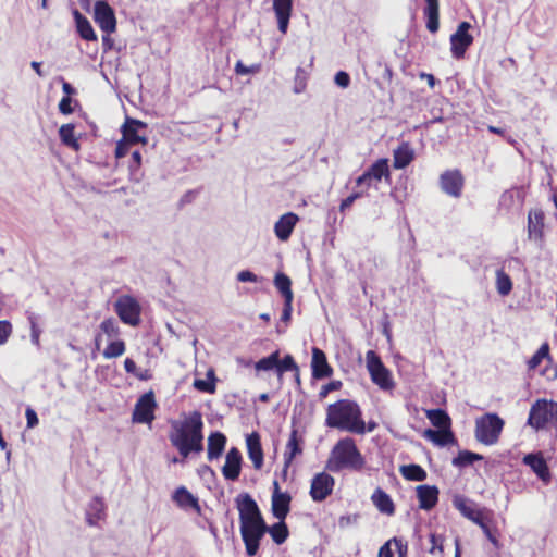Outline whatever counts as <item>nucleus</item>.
<instances>
[{
	"instance_id": "bb28decb",
	"label": "nucleus",
	"mask_w": 557,
	"mask_h": 557,
	"mask_svg": "<svg viewBox=\"0 0 557 557\" xmlns=\"http://www.w3.org/2000/svg\"><path fill=\"white\" fill-rule=\"evenodd\" d=\"M407 553L408 543L395 536L380 547L377 557H407Z\"/></svg>"
},
{
	"instance_id": "58836bf2",
	"label": "nucleus",
	"mask_w": 557,
	"mask_h": 557,
	"mask_svg": "<svg viewBox=\"0 0 557 557\" xmlns=\"http://www.w3.org/2000/svg\"><path fill=\"white\" fill-rule=\"evenodd\" d=\"M273 284L277 292L280 293V295L282 296L283 300L294 299L292 280L286 273L281 271L276 272L273 278Z\"/></svg>"
},
{
	"instance_id": "423d86ee",
	"label": "nucleus",
	"mask_w": 557,
	"mask_h": 557,
	"mask_svg": "<svg viewBox=\"0 0 557 557\" xmlns=\"http://www.w3.org/2000/svg\"><path fill=\"white\" fill-rule=\"evenodd\" d=\"M367 369L371 381L382 391H391L395 387L392 372L385 367L381 357L374 350H368L366 354Z\"/></svg>"
},
{
	"instance_id": "aec40b11",
	"label": "nucleus",
	"mask_w": 557,
	"mask_h": 557,
	"mask_svg": "<svg viewBox=\"0 0 557 557\" xmlns=\"http://www.w3.org/2000/svg\"><path fill=\"white\" fill-rule=\"evenodd\" d=\"M311 375L314 380H323L332 376L333 368L330 366L326 354L319 347H312Z\"/></svg>"
},
{
	"instance_id": "6ab92c4d",
	"label": "nucleus",
	"mask_w": 557,
	"mask_h": 557,
	"mask_svg": "<svg viewBox=\"0 0 557 557\" xmlns=\"http://www.w3.org/2000/svg\"><path fill=\"white\" fill-rule=\"evenodd\" d=\"M243 466V456L237 447H231L225 456L222 474L226 481H237Z\"/></svg>"
},
{
	"instance_id": "3c124183",
	"label": "nucleus",
	"mask_w": 557,
	"mask_h": 557,
	"mask_svg": "<svg viewBox=\"0 0 557 557\" xmlns=\"http://www.w3.org/2000/svg\"><path fill=\"white\" fill-rule=\"evenodd\" d=\"M426 29L435 34L440 28V9L423 10Z\"/></svg>"
},
{
	"instance_id": "338daca9",
	"label": "nucleus",
	"mask_w": 557,
	"mask_h": 557,
	"mask_svg": "<svg viewBox=\"0 0 557 557\" xmlns=\"http://www.w3.org/2000/svg\"><path fill=\"white\" fill-rule=\"evenodd\" d=\"M360 197H362V193L356 191V193H352L351 195H349L348 197H346L345 199H343L341 205H339V211L341 212H345Z\"/></svg>"
},
{
	"instance_id": "5701e85b",
	"label": "nucleus",
	"mask_w": 557,
	"mask_h": 557,
	"mask_svg": "<svg viewBox=\"0 0 557 557\" xmlns=\"http://www.w3.org/2000/svg\"><path fill=\"white\" fill-rule=\"evenodd\" d=\"M298 221L299 216L294 212H286L282 214L274 224L275 236L281 242H286L292 236Z\"/></svg>"
},
{
	"instance_id": "f3484780",
	"label": "nucleus",
	"mask_w": 557,
	"mask_h": 557,
	"mask_svg": "<svg viewBox=\"0 0 557 557\" xmlns=\"http://www.w3.org/2000/svg\"><path fill=\"white\" fill-rule=\"evenodd\" d=\"M545 213L542 209H531L528 213V238L539 245H544Z\"/></svg>"
},
{
	"instance_id": "0eeeda50",
	"label": "nucleus",
	"mask_w": 557,
	"mask_h": 557,
	"mask_svg": "<svg viewBox=\"0 0 557 557\" xmlns=\"http://www.w3.org/2000/svg\"><path fill=\"white\" fill-rule=\"evenodd\" d=\"M235 506L239 513V527L265 521L258 503L249 493H239L235 497Z\"/></svg>"
},
{
	"instance_id": "393cba45",
	"label": "nucleus",
	"mask_w": 557,
	"mask_h": 557,
	"mask_svg": "<svg viewBox=\"0 0 557 557\" xmlns=\"http://www.w3.org/2000/svg\"><path fill=\"white\" fill-rule=\"evenodd\" d=\"M423 437L428 441L432 442L435 446L438 447H446L449 445H457L458 441L451 430V428L448 429H425L423 431Z\"/></svg>"
},
{
	"instance_id": "864d4df0",
	"label": "nucleus",
	"mask_w": 557,
	"mask_h": 557,
	"mask_svg": "<svg viewBox=\"0 0 557 557\" xmlns=\"http://www.w3.org/2000/svg\"><path fill=\"white\" fill-rule=\"evenodd\" d=\"M307 72L301 66H298L296 69L295 85L293 89L295 94H301L302 91H305L307 87Z\"/></svg>"
},
{
	"instance_id": "c85d7f7f",
	"label": "nucleus",
	"mask_w": 557,
	"mask_h": 557,
	"mask_svg": "<svg viewBox=\"0 0 557 557\" xmlns=\"http://www.w3.org/2000/svg\"><path fill=\"white\" fill-rule=\"evenodd\" d=\"M72 15L75 22V28L78 36L86 41H97V34L89 20L84 14H82L77 9L72 10Z\"/></svg>"
},
{
	"instance_id": "680f3d73",
	"label": "nucleus",
	"mask_w": 557,
	"mask_h": 557,
	"mask_svg": "<svg viewBox=\"0 0 557 557\" xmlns=\"http://www.w3.org/2000/svg\"><path fill=\"white\" fill-rule=\"evenodd\" d=\"M350 75L346 71H338L334 75V83L341 88H347L350 85Z\"/></svg>"
},
{
	"instance_id": "39448f33",
	"label": "nucleus",
	"mask_w": 557,
	"mask_h": 557,
	"mask_svg": "<svg viewBox=\"0 0 557 557\" xmlns=\"http://www.w3.org/2000/svg\"><path fill=\"white\" fill-rule=\"evenodd\" d=\"M505 426V421L496 412H487L475 420V440L486 446L496 444Z\"/></svg>"
},
{
	"instance_id": "9b49d317",
	"label": "nucleus",
	"mask_w": 557,
	"mask_h": 557,
	"mask_svg": "<svg viewBox=\"0 0 557 557\" xmlns=\"http://www.w3.org/2000/svg\"><path fill=\"white\" fill-rule=\"evenodd\" d=\"M472 25L462 21L458 24L455 33L450 35V52L454 59L460 60L465 57L468 48L473 44V36L470 34Z\"/></svg>"
},
{
	"instance_id": "f03ea898",
	"label": "nucleus",
	"mask_w": 557,
	"mask_h": 557,
	"mask_svg": "<svg viewBox=\"0 0 557 557\" xmlns=\"http://www.w3.org/2000/svg\"><path fill=\"white\" fill-rule=\"evenodd\" d=\"M325 426L363 435V417L359 404L352 399H338L326 408Z\"/></svg>"
},
{
	"instance_id": "dca6fc26",
	"label": "nucleus",
	"mask_w": 557,
	"mask_h": 557,
	"mask_svg": "<svg viewBox=\"0 0 557 557\" xmlns=\"http://www.w3.org/2000/svg\"><path fill=\"white\" fill-rule=\"evenodd\" d=\"M335 485V479L322 471L317 473L311 480L310 496L313 502L321 503L325 500L332 493Z\"/></svg>"
},
{
	"instance_id": "a878e982",
	"label": "nucleus",
	"mask_w": 557,
	"mask_h": 557,
	"mask_svg": "<svg viewBox=\"0 0 557 557\" xmlns=\"http://www.w3.org/2000/svg\"><path fill=\"white\" fill-rule=\"evenodd\" d=\"M172 500L182 509H193L200 515L199 499L185 486H178L172 494Z\"/></svg>"
},
{
	"instance_id": "7ed1b4c3",
	"label": "nucleus",
	"mask_w": 557,
	"mask_h": 557,
	"mask_svg": "<svg viewBox=\"0 0 557 557\" xmlns=\"http://www.w3.org/2000/svg\"><path fill=\"white\" fill-rule=\"evenodd\" d=\"M364 465V457L358 449L355 440L346 436L338 440L332 448L326 468L332 472H339L344 469L360 471Z\"/></svg>"
},
{
	"instance_id": "c9c22d12",
	"label": "nucleus",
	"mask_w": 557,
	"mask_h": 557,
	"mask_svg": "<svg viewBox=\"0 0 557 557\" xmlns=\"http://www.w3.org/2000/svg\"><path fill=\"white\" fill-rule=\"evenodd\" d=\"M216 381L215 371L213 368H210L206 373V379L194 380L193 387L201 393L214 394L216 391Z\"/></svg>"
},
{
	"instance_id": "0e129e2a",
	"label": "nucleus",
	"mask_w": 557,
	"mask_h": 557,
	"mask_svg": "<svg viewBox=\"0 0 557 557\" xmlns=\"http://www.w3.org/2000/svg\"><path fill=\"white\" fill-rule=\"evenodd\" d=\"M293 300L294 299H285L284 302H283L281 321L284 322V323H288L292 320Z\"/></svg>"
},
{
	"instance_id": "79ce46f5",
	"label": "nucleus",
	"mask_w": 557,
	"mask_h": 557,
	"mask_svg": "<svg viewBox=\"0 0 557 557\" xmlns=\"http://www.w3.org/2000/svg\"><path fill=\"white\" fill-rule=\"evenodd\" d=\"M143 157L139 150H134L131 154L128 163L129 181L140 183L144 178V171L141 170Z\"/></svg>"
},
{
	"instance_id": "8fccbe9b",
	"label": "nucleus",
	"mask_w": 557,
	"mask_h": 557,
	"mask_svg": "<svg viewBox=\"0 0 557 557\" xmlns=\"http://www.w3.org/2000/svg\"><path fill=\"white\" fill-rule=\"evenodd\" d=\"M125 342L123 339H115L107 345L102 355L106 359H113L122 356L125 352Z\"/></svg>"
},
{
	"instance_id": "412c9836",
	"label": "nucleus",
	"mask_w": 557,
	"mask_h": 557,
	"mask_svg": "<svg viewBox=\"0 0 557 557\" xmlns=\"http://www.w3.org/2000/svg\"><path fill=\"white\" fill-rule=\"evenodd\" d=\"M246 447L249 459L253 468L260 470L264 463V453L261 444L260 433L252 431L246 435Z\"/></svg>"
},
{
	"instance_id": "e433bc0d",
	"label": "nucleus",
	"mask_w": 557,
	"mask_h": 557,
	"mask_svg": "<svg viewBox=\"0 0 557 557\" xmlns=\"http://www.w3.org/2000/svg\"><path fill=\"white\" fill-rule=\"evenodd\" d=\"M453 505L465 518L469 519L470 521H472L474 517H478L482 512V510L473 508L472 502L463 495H455L453 497Z\"/></svg>"
},
{
	"instance_id": "774afa93",
	"label": "nucleus",
	"mask_w": 557,
	"mask_h": 557,
	"mask_svg": "<svg viewBox=\"0 0 557 557\" xmlns=\"http://www.w3.org/2000/svg\"><path fill=\"white\" fill-rule=\"evenodd\" d=\"M257 70V66H247L242 61H237L235 65V72L238 75H248L251 73H255Z\"/></svg>"
},
{
	"instance_id": "b1692460",
	"label": "nucleus",
	"mask_w": 557,
	"mask_h": 557,
	"mask_svg": "<svg viewBox=\"0 0 557 557\" xmlns=\"http://www.w3.org/2000/svg\"><path fill=\"white\" fill-rule=\"evenodd\" d=\"M294 0H273V11L277 21V28L286 34L292 16Z\"/></svg>"
},
{
	"instance_id": "052dcab7",
	"label": "nucleus",
	"mask_w": 557,
	"mask_h": 557,
	"mask_svg": "<svg viewBox=\"0 0 557 557\" xmlns=\"http://www.w3.org/2000/svg\"><path fill=\"white\" fill-rule=\"evenodd\" d=\"M12 333V324L8 320H0V346L5 344Z\"/></svg>"
},
{
	"instance_id": "13d9d810",
	"label": "nucleus",
	"mask_w": 557,
	"mask_h": 557,
	"mask_svg": "<svg viewBox=\"0 0 557 557\" xmlns=\"http://www.w3.org/2000/svg\"><path fill=\"white\" fill-rule=\"evenodd\" d=\"M343 386L342 381L339 380H332L329 383L324 384L320 392H319V398L323 399L325 398L331 392L338 391Z\"/></svg>"
},
{
	"instance_id": "2eb2a0df",
	"label": "nucleus",
	"mask_w": 557,
	"mask_h": 557,
	"mask_svg": "<svg viewBox=\"0 0 557 557\" xmlns=\"http://www.w3.org/2000/svg\"><path fill=\"white\" fill-rule=\"evenodd\" d=\"M522 463L531 469L536 478L545 485L552 481V473L546 459L541 450L524 454Z\"/></svg>"
},
{
	"instance_id": "4d7b16f0",
	"label": "nucleus",
	"mask_w": 557,
	"mask_h": 557,
	"mask_svg": "<svg viewBox=\"0 0 557 557\" xmlns=\"http://www.w3.org/2000/svg\"><path fill=\"white\" fill-rule=\"evenodd\" d=\"M73 103L78 106L77 100H73V98L70 97H62L58 106L60 113L64 115L72 114L74 112Z\"/></svg>"
},
{
	"instance_id": "f257e3e1",
	"label": "nucleus",
	"mask_w": 557,
	"mask_h": 557,
	"mask_svg": "<svg viewBox=\"0 0 557 557\" xmlns=\"http://www.w3.org/2000/svg\"><path fill=\"white\" fill-rule=\"evenodd\" d=\"M203 421L198 410L193 411L184 421L172 420L169 440L183 458L191 453L203 450Z\"/></svg>"
},
{
	"instance_id": "de8ad7c7",
	"label": "nucleus",
	"mask_w": 557,
	"mask_h": 557,
	"mask_svg": "<svg viewBox=\"0 0 557 557\" xmlns=\"http://www.w3.org/2000/svg\"><path fill=\"white\" fill-rule=\"evenodd\" d=\"M298 364L295 361L294 357L290 354H286L283 358H281V355L278 356V362H277V377L281 381L284 373L286 372H298Z\"/></svg>"
},
{
	"instance_id": "4468645a",
	"label": "nucleus",
	"mask_w": 557,
	"mask_h": 557,
	"mask_svg": "<svg viewBox=\"0 0 557 557\" xmlns=\"http://www.w3.org/2000/svg\"><path fill=\"white\" fill-rule=\"evenodd\" d=\"M148 125L144 121L126 116L124 123L121 125L122 137L133 145H146Z\"/></svg>"
},
{
	"instance_id": "5fc2aeb1",
	"label": "nucleus",
	"mask_w": 557,
	"mask_h": 557,
	"mask_svg": "<svg viewBox=\"0 0 557 557\" xmlns=\"http://www.w3.org/2000/svg\"><path fill=\"white\" fill-rule=\"evenodd\" d=\"M101 331L109 337H115L120 334V329L116 321L113 318L104 319L100 323Z\"/></svg>"
},
{
	"instance_id": "20e7f679",
	"label": "nucleus",
	"mask_w": 557,
	"mask_h": 557,
	"mask_svg": "<svg viewBox=\"0 0 557 557\" xmlns=\"http://www.w3.org/2000/svg\"><path fill=\"white\" fill-rule=\"evenodd\" d=\"M549 424L557 426V401L546 398L536 399L531 405L527 425L541 431Z\"/></svg>"
},
{
	"instance_id": "9d476101",
	"label": "nucleus",
	"mask_w": 557,
	"mask_h": 557,
	"mask_svg": "<svg viewBox=\"0 0 557 557\" xmlns=\"http://www.w3.org/2000/svg\"><path fill=\"white\" fill-rule=\"evenodd\" d=\"M120 320L127 325L137 326L140 323L141 307L132 296H121L114 304Z\"/></svg>"
},
{
	"instance_id": "6e6552de",
	"label": "nucleus",
	"mask_w": 557,
	"mask_h": 557,
	"mask_svg": "<svg viewBox=\"0 0 557 557\" xmlns=\"http://www.w3.org/2000/svg\"><path fill=\"white\" fill-rule=\"evenodd\" d=\"M239 530L247 556H256L260 549L261 541L267 534V522L247 524V527H239Z\"/></svg>"
},
{
	"instance_id": "bf43d9fd",
	"label": "nucleus",
	"mask_w": 557,
	"mask_h": 557,
	"mask_svg": "<svg viewBox=\"0 0 557 557\" xmlns=\"http://www.w3.org/2000/svg\"><path fill=\"white\" fill-rule=\"evenodd\" d=\"M132 145L133 144H131L129 141H127L123 137L120 140H117L116 145H115V151H114L115 158L116 159L124 158L128 153Z\"/></svg>"
},
{
	"instance_id": "f704fd0d",
	"label": "nucleus",
	"mask_w": 557,
	"mask_h": 557,
	"mask_svg": "<svg viewBox=\"0 0 557 557\" xmlns=\"http://www.w3.org/2000/svg\"><path fill=\"white\" fill-rule=\"evenodd\" d=\"M59 138L65 147L71 148L74 151H78L81 149L78 138L75 136V125L73 123L63 124L59 128Z\"/></svg>"
},
{
	"instance_id": "4be33fe9",
	"label": "nucleus",
	"mask_w": 557,
	"mask_h": 557,
	"mask_svg": "<svg viewBox=\"0 0 557 557\" xmlns=\"http://www.w3.org/2000/svg\"><path fill=\"white\" fill-rule=\"evenodd\" d=\"M419 508L430 511L438 503L440 490L436 485L422 484L416 487Z\"/></svg>"
},
{
	"instance_id": "49530a36",
	"label": "nucleus",
	"mask_w": 557,
	"mask_h": 557,
	"mask_svg": "<svg viewBox=\"0 0 557 557\" xmlns=\"http://www.w3.org/2000/svg\"><path fill=\"white\" fill-rule=\"evenodd\" d=\"M496 289L500 296H507L512 290L511 277L503 269L496 271Z\"/></svg>"
},
{
	"instance_id": "09e8293b",
	"label": "nucleus",
	"mask_w": 557,
	"mask_h": 557,
	"mask_svg": "<svg viewBox=\"0 0 557 557\" xmlns=\"http://www.w3.org/2000/svg\"><path fill=\"white\" fill-rule=\"evenodd\" d=\"M549 345L548 343H543L540 348L532 355V357L528 360V368L530 370H535L544 359H549Z\"/></svg>"
},
{
	"instance_id": "37998d69",
	"label": "nucleus",
	"mask_w": 557,
	"mask_h": 557,
	"mask_svg": "<svg viewBox=\"0 0 557 557\" xmlns=\"http://www.w3.org/2000/svg\"><path fill=\"white\" fill-rule=\"evenodd\" d=\"M267 533L270 534L276 545H282L289 536V530L285 520H278L272 525H268Z\"/></svg>"
},
{
	"instance_id": "4c0bfd02",
	"label": "nucleus",
	"mask_w": 557,
	"mask_h": 557,
	"mask_svg": "<svg viewBox=\"0 0 557 557\" xmlns=\"http://www.w3.org/2000/svg\"><path fill=\"white\" fill-rule=\"evenodd\" d=\"M425 414L431 424L437 430L451 428V419L446 410L442 408L429 409Z\"/></svg>"
},
{
	"instance_id": "69168bd1",
	"label": "nucleus",
	"mask_w": 557,
	"mask_h": 557,
	"mask_svg": "<svg viewBox=\"0 0 557 557\" xmlns=\"http://www.w3.org/2000/svg\"><path fill=\"white\" fill-rule=\"evenodd\" d=\"M26 426L27 429H34L39 423L37 412L32 408L27 407L25 410Z\"/></svg>"
},
{
	"instance_id": "e2e57ef3",
	"label": "nucleus",
	"mask_w": 557,
	"mask_h": 557,
	"mask_svg": "<svg viewBox=\"0 0 557 557\" xmlns=\"http://www.w3.org/2000/svg\"><path fill=\"white\" fill-rule=\"evenodd\" d=\"M261 280H262L261 277H259L258 275H256L252 271H250L248 269L242 270L240 272L237 273V281L238 282H243V283H246V282L258 283Z\"/></svg>"
},
{
	"instance_id": "603ef678",
	"label": "nucleus",
	"mask_w": 557,
	"mask_h": 557,
	"mask_svg": "<svg viewBox=\"0 0 557 557\" xmlns=\"http://www.w3.org/2000/svg\"><path fill=\"white\" fill-rule=\"evenodd\" d=\"M429 541L431 543V547L429 548V553L432 555L444 553V541L445 537L437 533H430Z\"/></svg>"
},
{
	"instance_id": "ddd939ff",
	"label": "nucleus",
	"mask_w": 557,
	"mask_h": 557,
	"mask_svg": "<svg viewBox=\"0 0 557 557\" xmlns=\"http://www.w3.org/2000/svg\"><path fill=\"white\" fill-rule=\"evenodd\" d=\"M94 20L106 34H112L116 30L115 11L106 0L95 2Z\"/></svg>"
},
{
	"instance_id": "a18cd8bd",
	"label": "nucleus",
	"mask_w": 557,
	"mask_h": 557,
	"mask_svg": "<svg viewBox=\"0 0 557 557\" xmlns=\"http://www.w3.org/2000/svg\"><path fill=\"white\" fill-rule=\"evenodd\" d=\"M472 522L481 528L486 539L496 547H499V541L497 539V530L492 529L487 521L484 512L482 511L478 517L472 519Z\"/></svg>"
},
{
	"instance_id": "f8f14e48",
	"label": "nucleus",
	"mask_w": 557,
	"mask_h": 557,
	"mask_svg": "<svg viewBox=\"0 0 557 557\" xmlns=\"http://www.w3.org/2000/svg\"><path fill=\"white\" fill-rule=\"evenodd\" d=\"M382 178H385V181L391 180L389 160L387 158H380L374 161L356 178V185L358 187H370L373 182H380Z\"/></svg>"
},
{
	"instance_id": "473e14b6",
	"label": "nucleus",
	"mask_w": 557,
	"mask_h": 557,
	"mask_svg": "<svg viewBox=\"0 0 557 557\" xmlns=\"http://www.w3.org/2000/svg\"><path fill=\"white\" fill-rule=\"evenodd\" d=\"M414 159V150L408 141H403L393 152V166L396 170L406 169Z\"/></svg>"
},
{
	"instance_id": "6e6d98bb",
	"label": "nucleus",
	"mask_w": 557,
	"mask_h": 557,
	"mask_svg": "<svg viewBox=\"0 0 557 557\" xmlns=\"http://www.w3.org/2000/svg\"><path fill=\"white\" fill-rule=\"evenodd\" d=\"M28 322L30 325V341L35 346L38 347L40 345L39 337L41 334V330L37 324V317L35 313L28 314Z\"/></svg>"
},
{
	"instance_id": "7c9ffc66",
	"label": "nucleus",
	"mask_w": 557,
	"mask_h": 557,
	"mask_svg": "<svg viewBox=\"0 0 557 557\" xmlns=\"http://www.w3.org/2000/svg\"><path fill=\"white\" fill-rule=\"evenodd\" d=\"M227 438L224 433L213 431L208 436L207 454L210 461L220 458L226 446Z\"/></svg>"
},
{
	"instance_id": "cd10ccee",
	"label": "nucleus",
	"mask_w": 557,
	"mask_h": 557,
	"mask_svg": "<svg viewBox=\"0 0 557 557\" xmlns=\"http://www.w3.org/2000/svg\"><path fill=\"white\" fill-rule=\"evenodd\" d=\"M304 443L305 441L302 436L299 435L298 430L293 428L283 455L284 460H286V467H289L294 459L302 454Z\"/></svg>"
},
{
	"instance_id": "2f4dec72",
	"label": "nucleus",
	"mask_w": 557,
	"mask_h": 557,
	"mask_svg": "<svg viewBox=\"0 0 557 557\" xmlns=\"http://www.w3.org/2000/svg\"><path fill=\"white\" fill-rule=\"evenodd\" d=\"M292 495L288 492L271 497V512L277 520H285L290 511Z\"/></svg>"
},
{
	"instance_id": "a211bd4d",
	"label": "nucleus",
	"mask_w": 557,
	"mask_h": 557,
	"mask_svg": "<svg viewBox=\"0 0 557 557\" xmlns=\"http://www.w3.org/2000/svg\"><path fill=\"white\" fill-rule=\"evenodd\" d=\"M463 183L465 180L459 170H447L440 176L442 190L455 198L461 196Z\"/></svg>"
},
{
	"instance_id": "ea45409f",
	"label": "nucleus",
	"mask_w": 557,
	"mask_h": 557,
	"mask_svg": "<svg viewBox=\"0 0 557 557\" xmlns=\"http://www.w3.org/2000/svg\"><path fill=\"white\" fill-rule=\"evenodd\" d=\"M484 459V456L468 449H461L458 454L453 458L451 465L456 468L463 469L469 466H472L475 461H481Z\"/></svg>"
},
{
	"instance_id": "72a5a7b5",
	"label": "nucleus",
	"mask_w": 557,
	"mask_h": 557,
	"mask_svg": "<svg viewBox=\"0 0 557 557\" xmlns=\"http://www.w3.org/2000/svg\"><path fill=\"white\" fill-rule=\"evenodd\" d=\"M371 499L380 512L389 516L395 512V505L392 497L382 488L377 487L373 492Z\"/></svg>"
},
{
	"instance_id": "c756f323",
	"label": "nucleus",
	"mask_w": 557,
	"mask_h": 557,
	"mask_svg": "<svg viewBox=\"0 0 557 557\" xmlns=\"http://www.w3.org/2000/svg\"><path fill=\"white\" fill-rule=\"evenodd\" d=\"M106 517V504L100 496H95L88 503L85 511L86 522L90 527H95Z\"/></svg>"
},
{
	"instance_id": "c03bdc74",
	"label": "nucleus",
	"mask_w": 557,
	"mask_h": 557,
	"mask_svg": "<svg viewBox=\"0 0 557 557\" xmlns=\"http://www.w3.org/2000/svg\"><path fill=\"white\" fill-rule=\"evenodd\" d=\"M278 356H280V350L276 349V350L272 351L270 355L260 358L253 364L256 372L259 373V372L274 371L275 373H277Z\"/></svg>"
},
{
	"instance_id": "a19ab883",
	"label": "nucleus",
	"mask_w": 557,
	"mask_h": 557,
	"mask_svg": "<svg viewBox=\"0 0 557 557\" xmlns=\"http://www.w3.org/2000/svg\"><path fill=\"white\" fill-rule=\"evenodd\" d=\"M399 472L404 479L412 482H422L428 478L425 469L418 463L403 465L399 467Z\"/></svg>"
},
{
	"instance_id": "1a4fd4ad",
	"label": "nucleus",
	"mask_w": 557,
	"mask_h": 557,
	"mask_svg": "<svg viewBox=\"0 0 557 557\" xmlns=\"http://www.w3.org/2000/svg\"><path fill=\"white\" fill-rule=\"evenodd\" d=\"M157 407L158 404L153 391L144 393L135 404L132 421L134 423L150 424L156 418L154 411Z\"/></svg>"
}]
</instances>
